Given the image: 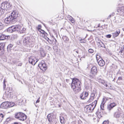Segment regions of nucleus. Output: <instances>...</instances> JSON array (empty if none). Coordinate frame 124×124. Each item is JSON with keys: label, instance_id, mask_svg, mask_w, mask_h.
I'll return each instance as SVG.
<instances>
[{"label": "nucleus", "instance_id": "35", "mask_svg": "<svg viewBox=\"0 0 124 124\" xmlns=\"http://www.w3.org/2000/svg\"><path fill=\"white\" fill-rule=\"evenodd\" d=\"M97 103V101L96 100H95V101L93 102H92V103L93 104V105H94V107H94V108H95V107H96V104Z\"/></svg>", "mask_w": 124, "mask_h": 124}, {"label": "nucleus", "instance_id": "51", "mask_svg": "<svg viewBox=\"0 0 124 124\" xmlns=\"http://www.w3.org/2000/svg\"><path fill=\"white\" fill-rule=\"evenodd\" d=\"M44 35V36H47V35H48V34H47V33L46 32H45V33H44V34H43Z\"/></svg>", "mask_w": 124, "mask_h": 124}, {"label": "nucleus", "instance_id": "9", "mask_svg": "<svg viewBox=\"0 0 124 124\" xmlns=\"http://www.w3.org/2000/svg\"><path fill=\"white\" fill-rule=\"evenodd\" d=\"M38 61V59H36L34 56H31L29 58V62L32 65H34Z\"/></svg>", "mask_w": 124, "mask_h": 124}, {"label": "nucleus", "instance_id": "30", "mask_svg": "<svg viewBox=\"0 0 124 124\" xmlns=\"http://www.w3.org/2000/svg\"><path fill=\"white\" fill-rule=\"evenodd\" d=\"M60 119L61 123L62 124L64 122V119L63 117L62 116H60Z\"/></svg>", "mask_w": 124, "mask_h": 124}, {"label": "nucleus", "instance_id": "55", "mask_svg": "<svg viewBox=\"0 0 124 124\" xmlns=\"http://www.w3.org/2000/svg\"><path fill=\"white\" fill-rule=\"evenodd\" d=\"M86 56V55L85 54H84L83 55H82V57H81V58H85V57Z\"/></svg>", "mask_w": 124, "mask_h": 124}, {"label": "nucleus", "instance_id": "15", "mask_svg": "<svg viewBox=\"0 0 124 124\" xmlns=\"http://www.w3.org/2000/svg\"><path fill=\"white\" fill-rule=\"evenodd\" d=\"M85 109L86 110V111L87 112H92L94 109V107H92L88 105L86 106L85 107Z\"/></svg>", "mask_w": 124, "mask_h": 124}, {"label": "nucleus", "instance_id": "1", "mask_svg": "<svg viewBox=\"0 0 124 124\" xmlns=\"http://www.w3.org/2000/svg\"><path fill=\"white\" fill-rule=\"evenodd\" d=\"M26 30V28L23 27L22 28L20 25H16L12 26L8 28L7 30V31L9 33L15 32L22 33H25Z\"/></svg>", "mask_w": 124, "mask_h": 124}, {"label": "nucleus", "instance_id": "56", "mask_svg": "<svg viewBox=\"0 0 124 124\" xmlns=\"http://www.w3.org/2000/svg\"><path fill=\"white\" fill-rule=\"evenodd\" d=\"M3 28V26H0V30L2 29Z\"/></svg>", "mask_w": 124, "mask_h": 124}, {"label": "nucleus", "instance_id": "4", "mask_svg": "<svg viewBox=\"0 0 124 124\" xmlns=\"http://www.w3.org/2000/svg\"><path fill=\"white\" fill-rule=\"evenodd\" d=\"M11 6V4L9 2H5L2 3L1 4V7H0V16L3 14L8 9H10Z\"/></svg>", "mask_w": 124, "mask_h": 124}, {"label": "nucleus", "instance_id": "23", "mask_svg": "<svg viewBox=\"0 0 124 124\" xmlns=\"http://www.w3.org/2000/svg\"><path fill=\"white\" fill-rule=\"evenodd\" d=\"M114 116L116 118H118L120 116V113L119 110L115 112L114 114Z\"/></svg>", "mask_w": 124, "mask_h": 124}, {"label": "nucleus", "instance_id": "45", "mask_svg": "<svg viewBox=\"0 0 124 124\" xmlns=\"http://www.w3.org/2000/svg\"><path fill=\"white\" fill-rule=\"evenodd\" d=\"M45 32V31L44 30H42V31H41V33H42V34H44Z\"/></svg>", "mask_w": 124, "mask_h": 124}, {"label": "nucleus", "instance_id": "28", "mask_svg": "<svg viewBox=\"0 0 124 124\" xmlns=\"http://www.w3.org/2000/svg\"><path fill=\"white\" fill-rule=\"evenodd\" d=\"M96 114L99 117H102V116L101 115V113L99 110H98V111L96 112Z\"/></svg>", "mask_w": 124, "mask_h": 124}, {"label": "nucleus", "instance_id": "48", "mask_svg": "<svg viewBox=\"0 0 124 124\" xmlns=\"http://www.w3.org/2000/svg\"><path fill=\"white\" fill-rule=\"evenodd\" d=\"M14 124H20V123L18 122H15L13 123Z\"/></svg>", "mask_w": 124, "mask_h": 124}, {"label": "nucleus", "instance_id": "62", "mask_svg": "<svg viewBox=\"0 0 124 124\" xmlns=\"http://www.w3.org/2000/svg\"><path fill=\"white\" fill-rule=\"evenodd\" d=\"M123 30L124 31V29Z\"/></svg>", "mask_w": 124, "mask_h": 124}, {"label": "nucleus", "instance_id": "36", "mask_svg": "<svg viewBox=\"0 0 124 124\" xmlns=\"http://www.w3.org/2000/svg\"><path fill=\"white\" fill-rule=\"evenodd\" d=\"M94 50L91 48H90L88 50V52L91 54L93 53L94 52Z\"/></svg>", "mask_w": 124, "mask_h": 124}, {"label": "nucleus", "instance_id": "40", "mask_svg": "<svg viewBox=\"0 0 124 124\" xmlns=\"http://www.w3.org/2000/svg\"><path fill=\"white\" fill-rule=\"evenodd\" d=\"M102 124H108V121H104L103 123Z\"/></svg>", "mask_w": 124, "mask_h": 124}, {"label": "nucleus", "instance_id": "20", "mask_svg": "<svg viewBox=\"0 0 124 124\" xmlns=\"http://www.w3.org/2000/svg\"><path fill=\"white\" fill-rule=\"evenodd\" d=\"M97 62L98 64L100 66H103L105 64V62L102 59H101V60H100L98 62Z\"/></svg>", "mask_w": 124, "mask_h": 124}, {"label": "nucleus", "instance_id": "44", "mask_svg": "<svg viewBox=\"0 0 124 124\" xmlns=\"http://www.w3.org/2000/svg\"><path fill=\"white\" fill-rule=\"evenodd\" d=\"M88 105L90 107H94V105H93V104H92V103L91 104H90Z\"/></svg>", "mask_w": 124, "mask_h": 124}, {"label": "nucleus", "instance_id": "7", "mask_svg": "<svg viewBox=\"0 0 124 124\" xmlns=\"http://www.w3.org/2000/svg\"><path fill=\"white\" fill-rule=\"evenodd\" d=\"M97 72V68L95 66H94L92 68L89 75L91 78H93L96 75Z\"/></svg>", "mask_w": 124, "mask_h": 124}, {"label": "nucleus", "instance_id": "37", "mask_svg": "<svg viewBox=\"0 0 124 124\" xmlns=\"http://www.w3.org/2000/svg\"><path fill=\"white\" fill-rule=\"evenodd\" d=\"M11 120V118H10V117H8L7 118L6 120V121L7 122H8V123L10 122Z\"/></svg>", "mask_w": 124, "mask_h": 124}, {"label": "nucleus", "instance_id": "8", "mask_svg": "<svg viewBox=\"0 0 124 124\" xmlns=\"http://www.w3.org/2000/svg\"><path fill=\"white\" fill-rule=\"evenodd\" d=\"M38 66L43 71H45L47 69V66L45 62L42 60L38 65Z\"/></svg>", "mask_w": 124, "mask_h": 124}, {"label": "nucleus", "instance_id": "17", "mask_svg": "<svg viewBox=\"0 0 124 124\" xmlns=\"http://www.w3.org/2000/svg\"><path fill=\"white\" fill-rule=\"evenodd\" d=\"M95 94V92H94L92 93L91 94L90 98L88 100V101L90 102L92 101L94 98Z\"/></svg>", "mask_w": 124, "mask_h": 124}, {"label": "nucleus", "instance_id": "57", "mask_svg": "<svg viewBox=\"0 0 124 124\" xmlns=\"http://www.w3.org/2000/svg\"><path fill=\"white\" fill-rule=\"evenodd\" d=\"M114 14H115L114 13H112V14L111 15H112V16H114Z\"/></svg>", "mask_w": 124, "mask_h": 124}, {"label": "nucleus", "instance_id": "50", "mask_svg": "<svg viewBox=\"0 0 124 124\" xmlns=\"http://www.w3.org/2000/svg\"><path fill=\"white\" fill-rule=\"evenodd\" d=\"M39 98L36 101V103H38V102H39Z\"/></svg>", "mask_w": 124, "mask_h": 124}, {"label": "nucleus", "instance_id": "2", "mask_svg": "<svg viewBox=\"0 0 124 124\" xmlns=\"http://www.w3.org/2000/svg\"><path fill=\"white\" fill-rule=\"evenodd\" d=\"M17 14L16 10H14L9 16L6 18L4 22L6 23H13L16 22Z\"/></svg>", "mask_w": 124, "mask_h": 124}, {"label": "nucleus", "instance_id": "52", "mask_svg": "<svg viewBox=\"0 0 124 124\" xmlns=\"http://www.w3.org/2000/svg\"><path fill=\"white\" fill-rule=\"evenodd\" d=\"M74 51L76 52L78 54V50H74Z\"/></svg>", "mask_w": 124, "mask_h": 124}, {"label": "nucleus", "instance_id": "26", "mask_svg": "<svg viewBox=\"0 0 124 124\" xmlns=\"http://www.w3.org/2000/svg\"><path fill=\"white\" fill-rule=\"evenodd\" d=\"M5 115V114L2 113L0 114V123L2 121V120L4 119Z\"/></svg>", "mask_w": 124, "mask_h": 124}, {"label": "nucleus", "instance_id": "43", "mask_svg": "<svg viewBox=\"0 0 124 124\" xmlns=\"http://www.w3.org/2000/svg\"><path fill=\"white\" fill-rule=\"evenodd\" d=\"M117 80H122V77H119L118 78Z\"/></svg>", "mask_w": 124, "mask_h": 124}, {"label": "nucleus", "instance_id": "59", "mask_svg": "<svg viewBox=\"0 0 124 124\" xmlns=\"http://www.w3.org/2000/svg\"><path fill=\"white\" fill-rule=\"evenodd\" d=\"M100 24H99L98 26V27H99L100 26Z\"/></svg>", "mask_w": 124, "mask_h": 124}, {"label": "nucleus", "instance_id": "58", "mask_svg": "<svg viewBox=\"0 0 124 124\" xmlns=\"http://www.w3.org/2000/svg\"><path fill=\"white\" fill-rule=\"evenodd\" d=\"M44 37L45 38H46V37H47L46 36H44Z\"/></svg>", "mask_w": 124, "mask_h": 124}, {"label": "nucleus", "instance_id": "18", "mask_svg": "<svg viewBox=\"0 0 124 124\" xmlns=\"http://www.w3.org/2000/svg\"><path fill=\"white\" fill-rule=\"evenodd\" d=\"M8 35L7 36L3 34H1L0 36V40L7 39L9 37Z\"/></svg>", "mask_w": 124, "mask_h": 124}, {"label": "nucleus", "instance_id": "53", "mask_svg": "<svg viewBox=\"0 0 124 124\" xmlns=\"http://www.w3.org/2000/svg\"><path fill=\"white\" fill-rule=\"evenodd\" d=\"M0 26H3V25L2 23L0 22Z\"/></svg>", "mask_w": 124, "mask_h": 124}, {"label": "nucleus", "instance_id": "33", "mask_svg": "<svg viewBox=\"0 0 124 124\" xmlns=\"http://www.w3.org/2000/svg\"><path fill=\"white\" fill-rule=\"evenodd\" d=\"M101 83L104 85V86H105L106 87H108V85L106 84V83L104 80H101Z\"/></svg>", "mask_w": 124, "mask_h": 124}, {"label": "nucleus", "instance_id": "46", "mask_svg": "<svg viewBox=\"0 0 124 124\" xmlns=\"http://www.w3.org/2000/svg\"><path fill=\"white\" fill-rule=\"evenodd\" d=\"M38 31L40 32H41V31L42 30H43L41 29V28H38Z\"/></svg>", "mask_w": 124, "mask_h": 124}, {"label": "nucleus", "instance_id": "6", "mask_svg": "<svg viewBox=\"0 0 124 124\" xmlns=\"http://www.w3.org/2000/svg\"><path fill=\"white\" fill-rule=\"evenodd\" d=\"M15 117L22 121H24L26 119L27 116L24 113L19 112L16 113L15 114Z\"/></svg>", "mask_w": 124, "mask_h": 124}, {"label": "nucleus", "instance_id": "27", "mask_svg": "<svg viewBox=\"0 0 124 124\" xmlns=\"http://www.w3.org/2000/svg\"><path fill=\"white\" fill-rule=\"evenodd\" d=\"M40 56L42 57H44L46 56V54L43 51H42L40 52Z\"/></svg>", "mask_w": 124, "mask_h": 124}, {"label": "nucleus", "instance_id": "16", "mask_svg": "<svg viewBox=\"0 0 124 124\" xmlns=\"http://www.w3.org/2000/svg\"><path fill=\"white\" fill-rule=\"evenodd\" d=\"M120 33V30L118 29L116 31V32L112 33V36L113 38H115L117 37Z\"/></svg>", "mask_w": 124, "mask_h": 124}, {"label": "nucleus", "instance_id": "29", "mask_svg": "<svg viewBox=\"0 0 124 124\" xmlns=\"http://www.w3.org/2000/svg\"><path fill=\"white\" fill-rule=\"evenodd\" d=\"M6 82V80L4 79L3 83V88L4 90H5L6 89V84H5Z\"/></svg>", "mask_w": 124, "mask_h": 124}, {"label": "nucleus", "instance_id": "42", "mask_svg": "<svg viewBox=\"0 0 124 124\" xmlns=\"http://www.w3.org/2000/svg\"><path fill=\"white\" fill-rule=\"evenodd\" d=\"M80 42L81 43H85V42L84 39H81L80 40Z\"/></svg>", "mask_w": 124, "mask_h": 124}, {"label": "nucleus", "instance_id": "11", "mask_svg": "<svg viewBox=\"0 0 124 124\" xmlns=\"http://www.w3.org/2000/svg\"><path fill=\"white\" fill-rule=\"evenodd\" d=\"M117 105V104L114 102L112 103L108 104L107 108V109L110 112L113 108Z\"/></svg>", "mask_w": 124, "mask_h": 124}, {"label": "nucleus", "instance_id": "22", "mask_svg": "<svg viewBox=\"0 0 124 124\" xmlns=\"http://www.w3.org/2000/svg\"><path fill=\"white\" fill-rule=\"evenodd\" d=\"M106 102V101L105 99L103 98V101H102L100 105L101 108L102 110H104V104Z\"/></svg>", "mask_w": 124, "mask_h": 124}, {"label": "nucleus", "instance_id": "32", "mask_svg": "<svg viewBox=\"0 0 124 124\" xmlns=\"http://www.w3.org/2000/svg\"><path fill=\"white\" fill-rule=\"evenodd\" d=\"M96 58L97 62L100 60H101V59H102L101 56L98 54H97L96 55Z\"/></svg>", "mask_w": 124, "mask_h": 124}, {"label": "nucleus", "instance_id": "39", "mask_svg": "<svg viewBox=\"0 0 124 124\" xmlns=\"http://www.w3.org/2000/svg\"><path fill=\"white\" fill-rule=\"evenodd\" d=\"M19 103H20L21 105H22L24 103L23 100L21 99L19 101Z\"/></svg>", "mask_w": 124, "mask_h": 124}, {"label": "nucleus", "instance_id": "5", "mask_svg": "<svg viewBox=\"0 0 124 124\" xmlns=\"http://www.w3.org/2000/svg\"><path fill=\"white\" fill-rule=\"evenodd\" d=\"M23 42L24 45L28 47L31 48L34 45V42L32 41L30 37H29L25 38L23 40Z\"/></svg>", "mask_w": 124, "mask_h": 124}, {"label": "nucleus", "instance_id": "60", "mask_svg": "<svg viewBox=\"0 0 124 124\" xmlns=\"http://www.w3.org/2000/svg\"><path fill=\"white\" fill-rule=\"evenodd\" d=\"M43 24L44 25V26H45V27H46V26H45V24L44 23H43Z\"/></svg>", "mask_w": 124, "mask_h": 124}, {"label": "nucleus", "instance_id": "41", "mask_svg": "<svg viewBox=\"0 0 124 124\" xmlns=\"http://www.w3.org/2000/svg\"><path fill=\"white\" fill-rule=\"evenodd\" d=\"M111 37V35L110 34H108L106 36V37L108 38H110Z\"/></svg>", "mask_w": 124, "mask_h": 124}, {"label": "nucleus", "instance_id": "10", "mask_svg": "<svg viewBox=\"0 0 124 124\" xmlns=\"http://www.w3.org/2000/svg\"><path fill=\"white\" fill-rule=\"evenodd\" d=\"M88 94V92L84 91L81 94L80 96V97L81 99L84 100L87 98Z\"/></svg>", "mask_w": 124, "mask_h": 124}, {"label": "nucleus", "instance_id": "38", "mask_svg": "<svg viewBox=\"0 0 124 124\" xmlns=\"http://www.w3.org/2000/svg\"><path fill=\"white\" fill-rule=\"evenodd\" d=\"M100 44L101 45V47L105 48V46L104 44L102 42L100 43Z\"/></svg>", "mask_w": 124, "mask_h": 124}, {"label": "nucleus", "instance_id": "49", "mask_svg": "<svg viewBox=\"0 0 124 124\" xmlns=\"http://www.w3.org/2000/svg\"><path fill=\"white\" fill-rule=\"evenodd\" d=\"M8 122H7L6 121H5L4 123V124H8Z\"/></svg>", "mask_w": 124, "mask_h": 124}, {"label": "nucleus", "instance_id": "24", "mask_svg": "<svg viewBox=\"0 0 124 124\" xmlns=\"http://www.w3.org/2000/svg\"><path fill=\"white\" fill-rule=\"evenodd\" d=\"M5 43H2L0 44V51L2 50L4 51L5 50Z\"/></svg>", "mask_w": 124, "mask_h": 124}, {"label": "nucleus", "instance_id": "61", "mask_svg": "<svg viewBox=\"0 0 124 124\" xmlns=\"http://www.w3.org/2000/svg\"><path fill=\"white\" fill-rule=\"evenodd\" d=\"M21 83H22V84H23L22 82V81H21Z\"/></svg>", "mask_w": 124, "mask_h": 124}, {"label": "nucleus", "instance_id": "14", "mask_svg": "<svg viewBox=\"0 0 124 124\" xmlns=\"http://www.w3.org/2000/svg\"><path fill=\"white\" fill-rule=\"evenodd\" d=\"M8 102H4L2 103L0 105V108L2 109H6L8 108Z\"/></svg>", "mask_w": 124, "mask_h": 124}, {"label": "nucleus", "instance_id": "13", "mask_svg": "<svg viewBox=\"0 0 124 124\" xmlns=\"http://www.w3.org/2000/svg\"><path fill=\"white\" fill-rule=\"evenodd\" d=\"M53 114L51 113L48 114L47 116V118L49 123H52L53 120Z\"/></svg>", "mask_w": 124, "mask_h": 124}, {"label": "nucleus", "instance_id": "47", "mask_svg": "<svg viewBox=\"0 0 124 124\" xmlns=\"http://www.w3.org/2000/svg\"><path fill=\"white\" fill-rule=\"evenodd\" d=\"M38 28H40V29L41 27V26L40 25H39L38 26Z\"/></svg>", "mask_w": 124, "mask_h": 124}, {"label": "nucleus", "instance_id": "25", "mask_svg": "<svg viewBox=\"0 0 124 124\" xmlns=\"http://www.w3.org/2000/svg\"><path fill=\"white\" fill-rule=\"evenodd\" d=\"M8 108L12 107L14 105V103L12 102H8Z\"/></svg>", "mask_w": 124, "mask_h": 124}, {"label": "nucleus", "instance_id": "12", "mask_svg": "<svg viewBox=\"0 0 124 124\" xmlns=\"http://www.w3.org/2000/svg\"><path fill=\"white\" fill-rule=\"evenodd\" d=\"M118 12L120 13V15L123 16L124 13V6H122L121 7H119L117 9Z\"/></svg>", "mask_w": 124, "mask_h": 124}, {"label": "nucleus", "instance_id": "21", "mask_svg": "<svg viewBox=\"0 0 124 124\" xmlns=\"http://www.w3.org/2000/svg\"><path fill=\"white\" fill-rule=\"evenodd\" d=\"M13 46V45L11 44H10L8 45L7 48V51L8 52H10L11 50L12 49Z\"/></svg>", "mask_w": 124, "mask_h": 124}, {"label": "nucleus", "instance_id": "31", "mask_svg": "<svg viewBox=\"0 0 124 124\" xmlns=\"http://www.w3.org/2000/svg\"><path fill=\"white\" fill-rule=\"evenodd\" d=\"M62 39L64 41H68L69 40L68 38L66 36H63L62 37Z\"/></svg>", "mask_w": 124, "mask_h": 124}, {"label": "nucleus", "instance_id": "54", "mask_svg": "<svg viewBox=\"0 0 124 124\" xmlns=\"http://www.w3.org/2000/svg\"><path fill=\"white\" fill-rule=\"evenodd\" d=\"M111 16H112V15H110L109 16H108V17L107 18V19H109V18H110V17H111Z\"/></svg>", "mask_w": 124, "mask_h": 124}, {"label": "nucleus", "instance_id": "19", "mask_svg": "<svg viewBox=\"0 0 124 124\" xmlns=\"http://www.w3.org/2000/svg\"><path fill=\"white\" fill-rule=\"evenodd\" d=\"M10 92H9L8 91H6L3 94V96L5 98H8L10 96Z\"/></svg>", "mask_w": 124, "mask_h": 124}, {"label": "nucleus", "instance_id": "3", "mask_svg": "<svg viewBox=\"0 0 124 124\" xmlns=\"http://www.w3.org/2000/svg\"><path fill=\"white\" fill-rule=\"evenodd\" d=\"M81 83L80 80L76 78H73L72 79L71 84V87L74 91H77L79 92L81 91Z\"/></svg>", "mask_w": 124, "mask_h": 124}, {"label": "nucleus", "instance_id": "34", "mask_svg": "<svg viewBox=\"0 0 124 124\" xmlns=\"http://www.w3.org/2000/svg\"><path fill=\"white\" fill-rule=\"evenodd\" d=\"M45 39L47 40L50 44H51L52 43V41L47 37H46V38H45Z\"/></svg>", "mask_w": 124, "mask_h": 124}]
</instances>
